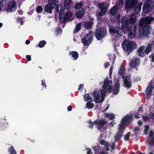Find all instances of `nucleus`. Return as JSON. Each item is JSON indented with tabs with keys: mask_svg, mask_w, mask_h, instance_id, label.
I'll list each match as a JSON object with an SVG mask.
<instances>
[{
	"mask_svg": "<svg viewBox=\"0 0 154 154\" xmlns=\"http://www.w3.org/2000/svg\"><path fill=\"white\" fill-rule=\"evenodd\" d=\"M89 127L91 129H92L93 128L94 124V122H93L91 121V120H90L89 122Z\"/></svg>",
	"mask_w": 154,
	"mask_h": 154,
	"instance_id": "43",
	"label": "nucleus"
},
{
	"mask_svg": "<svg viewBox=\"0 0 154 154\" xmlns=\"http://www.w3.org/2000/svg\"><path fill=\"white\" fill-rule=\"evenodd\" d=\"M112 83V80H109L108 78H106L103 82L102 87L103 89H100L98 92L93 91V96L95 99L96 103H99L103 102L106 96V93H110L112 91V86L109 85Z\"/></svg>",
	"mask_w": 154,
	"mask_h": 154,
	"instance_id": "1",
	"label": "nucleus"
},
{
	"mask_svg": "<svg viewBox=\"0 0 154 154\" xmlns=\"http://www.w3.org/2000/svg\"><path fill=\"white\" fill-rule=\"evenodd\" d=\"M92 102H88L86 104V107L88 109H91L94 107V104L93 103H91Z\"/></svg>",
	"mask_w": 154,
	"mask_h": 154,
	"instance_id": "34",
	"label": "nucleus"
},
{
	"mask_svg": "<svg viewBox=\"0 0 154 154\" xmlns=\"http://www.w3.org/2000/svg\"><path fill=\"white\" fill-rule=\"evenodd\" d=\"M85 13V10L82 8V10L77 11L76 14V16L79 18H81L84 15Z\"/></svg>",
	"mask_w": 154,
	"mask_h": 154,
	"instance_id": "25",
	"label": "nucleus"
},
{
	"mask_svg": "<svg viewBox=\"0 0 154 154\" xmlns=\"http://www.w3.org/2000/svg\"><path fill=\"white\" fill-rule=\"evenodd\" d=\"M26 58L28 61H29L31 60V57L29 55H27L26 56Z\"/></svg>",
	"mask_w": 154,
	"mask_h": 154,
	"instance_id": "50",
	"label": "nucleus"
},
{
	"mask_svg": "<svg viewBox=\"0 0 154 154\" xmlns=\"http://www.w3.org/2000/svg\"><path fill=\"white\" fill-rule=\"evenodd\" d=\"M138 0H126L125 7L126 8L132 9L134 8L138 4Z\"/></svg>",
	"mask_w": 154,
	"mask_h": 154,
	"instance_id": "13",
	"label": "nucleus"
},
{
	"mask_svg": "<svg viewBox=\"0 0 154 154\" xmlns=\"http://www.w3.org/2000/svg\"><path fill=\"white\" fill-rule=\"evenodd\" d=\"M138 111L139 112H140L142 114L143 113V111L142 107H140L139 108Z\"/></svg>",
	"mask_w": 154,
	"mask_h": 154,
	"instance_id": "54",
	"label": "nucleus"
},
{
	"mask_svg": "<svg viewBox=\"0 0 154 154\" xmlns=\"http://www.w3.org/2000/svg\"><path fill=\"white\" fill-rule=\"evenodd\" d=\"M145 48V46L144 45H142L139 47L137 51V55L141 57H145L146 55L144 52Z\"/></svg>",
	"mask_w": 154,
	"mask_h": 154,
	"instance_id": "19",
	"label": "nucleus"
},
{
	"mask_svg": "<svg viewBox=\"0 0 154 154\" xmlns=\"http://www.w3.org/2000/svg\"><path fill=\"white\" fill-rule=\"evenodd\" d=\"M143 118L144 121H147L149 119V117L146 116H143Z\"/></svg>",
	"mask_w": 154,
	"mask_h": 154,
	"instance_id": "52",
	"label": "nucleus"
},
{
	"mask_svg": "<svg viewBox=\"0 0 154 154\" xmlns=\"http://www.w3.org/2000/svg\"><path fill=\"white\" fill-rule=\"evenodd\" d=\"M17 20L20 22L21 25H23V22L22 20V18L21 17H19L17 18Z\"/></svg>",
	"mask_w": 154,
	"mask_h": 154,
	"instance_id": "55",
	"label": "nucleus"
},
{
	"mask_svg": "<svg viewBox=\"0 0 154 154\" xmlns=\"http://www.w3.org/2000/svg\"><path fill=\"white\" fill-rule=\"evenodd\" d=\"M140 60V58L135 57L132 59L130 63V66L131 68H136L139 65Z\"/></svg>",
	"mask_w": 154,
	"mask_h": 154,
	"instance_id": "17",
	"label": "nucleus"
},
{
	"mask_svg": "<svg viewBox=\"0 0 154 154\" xmlns=\"http://www.w3.org/2000/svg\"><path fill=\"white\" fill-rule=\"evenodd\" d=\"M41 85L42 86H44L45 87L46 86V85L45 84V80L42 81Z\"/></svg>",
	"mask_w": 154,
	"mask_h": 154,
	"instance_id": "58",
	"label": "nucleus"
},
{
	"mask_svg": "<svg viewBox=\"0 0 154 154\" xmlns=\"http://www.w3.org/2000/svg\"><path fill=\"white\" fill-rule=\"evenodd\" d=\"M110 13L112 15H115L118 13V10L116 7H113L110 10Z\"/></svg>",
	"mask_w": 154,
	"mask_h": 154,
	"instance_id": "32",
	"label": "nucleus"
},
{
	"mask_svg": "<svg viewBox=\"0 0 154 154\" xmlns=\"http://www.w3.org/2000/svg\"><path fill=\"white\" fill-rule=\"evenodd\" d=\"M144 2L143 8L144 14L151 12L154 8V0H143Z\"/></svg>",
	"mask_w": 154,
	"mask_h": 154,
	"instance_id": "4",
	"label": "nucleus"
},
{
	"mask_svg": "<svg viewBox=\"0 0 154 154\" xmlns=\"http://www.w3.org/2000/svg\"><path fill=\"white\" fill-rule=\"evenodd\" d=\"M112 71V67H110L109 72V76L110 77V76L111 75Z\"/></svg>",
	"mask_w": 154,
	"mask_h": 154,
	"instance_id": "62",
	"label": "nucleus"
},
{
	"mask_svg": "<svg viewBox=\"0 0 154 154\" xmlns=\"http://www.w3.org/2000/svg\"><path fill=\"white\" fill-rule=\"evenodd\" d=\"M82 24L81 23L77 24L75 26V32H77L79 31L81 29Z\"/></svg>",
	"mask_w": 154,
	"mask_h": 154,
	"instance_id": "36",
	"label": "nucleus"
},
{
	"mask_svg": "<svg viewBox=\"0 0 154 154\" xmlns=\"http://www.w3.org/2000/svg\"><path fill=\"white\" fill-rule=\"evenodd\" d=\"M4 4L2 2H0V10H2Z\"/></svg>",
	"mask_w": 154,
	"mask_h": 154,
	"instance_id": "56",
	"label": "nucleus"
},
{
	"mask_svg": "<svg viewBox=\"0 0 154 154\" xmlns=\"http://www.w3.org/2000/svg\"><path fill=\"white\" fill-rule=\"evenodd\" d=\"M151 44H148L145 47L144 49V53L146 55H148L150 52L152 50Z\"/></svg>",
	"mask_w": 154,
	"mask_h": 154,
	"instance_id": "27",
	"label": "nucleus"
},
{
	"mask_svg": "<svg viewBox=\"0 0 154 154\" xmlns=\"http://www.w3.org/2000/svg\"><path fill=\"white\" fill-rule=\"evenodd\" d=\"M115 84L113 88H112V90L113 94L114 95L118 94L120 90V80L118 79H116L115 80Z\"/></svg>",
	"mask_w": 154,
	"mask_h": 154,
	"instance_id": "15",
	"label": "nucleus"
},
{
	"mask_svg": "<svg viewBox=\"0 0 154 154\" xmlns=\"http://www.w3.org/2000/svg\"><path fill=\"white\" fill-rule=\"evenodd\" d=\"M100 143L101 145H104L106 146H107V143L103 140H101L100 142Z\"/></svg>",
	"mask_w": 154,
	"mask_h": 154,
	"instance_id": "45",
	"label": "nucleus"
},
{
	"mask_svg": "<svg viewBox=\"0 0 154 154\" xmlns=\"http://www.w3.org/2000/svg\"><path fill=\"white\" fill-rule=\"evenodd\" d=\"M90 20L89 21H86L84 22L83 25V26L87 30L91 29L94 24L93 22L92 21L94 19L93 18H91Z\"/></svg>",
	"mask_w": 154,
	"mask_h": 154,
	"instance_id": "20",
	"label": "nucleus"
},
{
	"mask_svg": "<svg viewBox=\"0 0 154 154\" xmlns=\"http://www.w3.org/2000/svg\"><path fill=\"white\" fill-rule=\"evenodd\" d=\"M67 109L68 111H70L72 110V106L71 105H69V106H68Z\"/></svg>",
	"mask_w": 154,
	"mask_h": 154,
	"instance_id": "61",
	"label": "nucleus"
},
{
	"mask_svg": "<svg viewBox=\"0 0 154 154\" xmlns=\"http://www.w3.org/2000/svg\"><path fill=\"white\" fill-rule=\"evenodd\" d=\"M123 128L119 125L118 131L114 137L115 142H116L122 137L123 134V131H122V129Z\"/></svg>",
	"mask_w": 154,
	"mask_h": 154,
	"instance_id": "18",
	"label": "nucleus"
},
{
	"mask_svg": "<svg viewBox=\"0 0 154 154\" xmlns=\"http://www.w3.org/2000/svg\"><path fill=\"white\" fill-rule=\"evenodd\" d=\"M84 99L85 101L86 102H92V100L91 97L90 96L89 94H85L84 97Z\"/></svg>",
	"mask_w": 154,
	"mask_h": 154,
	"instance_id": "31",
	"label": "nucleus"
},
{
	"mask_svg": "<svg viewBox=\"0 0 154 154\" xmlns=\"http://www.w3.org/2000/svg\"><path fill=\"white\" fill-rule=\"evenodd\" d=\"M54 8L55 9V7L49 3L45 5L44 11L45 12L51 14L52 13L53 10Z\"/></svg>",
	"mask_w": 154,
	"mask_h": 154,
	"instance_id": "21",
	"label": "nucleus"
},
{
	"mask_svg": "<svg viewBox=\"0 0 154 154\" xmlns=\"http://www.w3.org/2000/svg\"><path fill=\"white\" fill-rule=\"evenodd\" d=\"M46 44V42L45 40H42L39 42L38 44L36 45V47H37L38 46L39 48H43L44 47Z\"/></svg>",
	"mask_w": 154,
	"mask_h": 154,
	"instance_id": "35",
	"label": "nucleus"
},
{
	"mask_svg": "<svg viewBox=\"0 0 154 154\" xmlns=\"http://www.w3.org/2000/svg\"><path fill=\"white\" fill-rule=\"evenodd\" d=\"M149 44H151L152 48H154V41H152L151 43H149Z\"/></svg>",
	"mask_w": 154,
	"mask_h": 154,
	"instance_id": "64",
	"label": "nucleus"
},
{
	"mask_svg": "<svg viewBox=\"0 0 154 154\" xmlns=\"http://www.w3.org/2000/svg\"><path fill=\"white\" fill-rule=\"evenodd\" d=\"M136 19V16L134 14H132L129 19V22L131 24H134L135 23Z\"/></svg>",
	"mask_w": 154,
	"mask_h": 154,
	"instance_id": "29",
	"label": "nucleus"
},
{
	"mask_svg": "<svg viewBox=\"0 0 154 154\" xmlns=\"http://www.w3.org/2000/svg\"><path fill=\"white\" fill-rule=\"evenodd\" d=\"M69 54L70 55H71L72 57L73 58V60H76L79 56L78 53L76 51H70Z\"/></svg>",
	"mask_w": 154,
	"mask_h": 154,
	"instance_id": "26",
	"label": "nucleus"
},
{
	"mask_svg": "<svg viewBox=\"0 0 154 154\" xmlns=\"http://www.w3.org/2000/svg\"><path fill=\"white\" fill-rule=\"evenodd\" d=\"M154 22V18L151 16H148L145 17L141 18L139 26H149Z\"/></svg>",
	"mask_w": 154,
	"mask_h": 154,
	"instance_id": "8",
	"label": "nucleus"
},
{
	"mask_svg": "<svg viewBox=\"0 0 154 154\" xmlns=\"http://www.w3.org/2000/svg\"><path fill=\"white\" fill-rule=\"evenodd\" d=\"M72 16V14L69 12H68L65 14L63 18V22L64 23L65 22L68 20H69L70 18Z\"/></svg>",
	"mask_w": 154,
	"mask_h": 154,
	"instance_id": "28",
	"label": "nucleus"
},
{
	"mask_svg": "<svg viewBox=\"0 0 154 154\" xmlns=\"http://www.w3.org/2000/svg\"><path fill=\"white\" fill-rule=\"evenodd\" d=\"M0 127L1 128L2 130H4L6 128V127L5 126V125L4 123H1L0 124Z\"/></svg>",
	"mask_w": 154,
	"mask_h": 154,
	"instance_id": "48",
	"label": "nucleus"
},
{
	"mask_svg": "<svg viewBox=\"0 0 154 154\" xmlns=\"http://www.w3.org/2000/svg\"><path fill=\"white\" fill-rule=\"evenodd\" d=\"M64 9H62L61 8L60 11L59 10V12L58 13H59V19L60 20H61L62 18V16L64 13Z\"/></svg>",
	"mask_w": 154,
	"mask_h": 154,
	"instance_id": "37",
	"label": "nucleus"
},
{
	"mask_svg": "<svg viewBox=\"0 0 154 154\" xmlns=\"http://www.w3.org/2000/svg\"><path fill=\"white\" fill-rule=\"evenodd\" d=\"M107 123V122L106 121L102 119L95 120L94 121V124L98 125L97 128L99 130H101L103 128L104 130L106 129L107 128L104 126Z\"/></svg>",
	"mask_w": 154,
	"mask_h": 154,
	"instance_id": "12",
	"label": "nucleus"
},
{
	"mask_svg": "<svg viewBox=\"0 0 154 154\" xmlns=\"http://www.w3.org/2000/svg\"><path fill=\"white\" fill-rule=\"evenodd\" d=\"M110 66V63L109 62H106L104 64V67L106 68Z\"/></svg>",
	"mask_w": 154,
	"mask_h": 154,
	"instance_id": "59",
	"label": "nucleus"
},
{
	"mask_svg": "<svg viewBox=\"0 0 154 154\" xmlns=\"http://www.w3.org/2000/svg\"><path fill=\"white\" fill-rule=\"evenodd\" d=\"M153 135V132L152 131H149V135L150 137H151V139H152V141H153L154 138L152 137Z\"/></svg>",
	"mask_w": 154,
	"mask_h": 154,
	"instance_id": "44",
	"label": "nucleus"
},
{
	"mask_svg": "<svg viewBox=\"0 0 154 154\" xmlns=\"http://www.w3.org/2000/svg\"><path fill=\"white\" fill-rule=\"evenodd\" d=\"M122 26L120 29L125 33L126 31L128 32V36L129 38H134L136 34V27L135 24H131L129 20L125 17L123 16L121 18Z\"/></svg>",
	"mask_w": 154,
	"mask_h": 154,
	"instance_id": "2",
	"label": "nucleus"
},
{
	"mask_svg": "<svg viewBox=\"0 0 154 154\" xmlns=\"http://www.w3.org/2000/svg\"><path fill=\"white\" fill-rule=\"evenodd\" d=\"M10 152V154H17L13 146L10 147L8 150Z\"/></svg>",
	"mask_w": 154,
	"mask_h": 154,
	"instance_id": "38",
	"label": "nucleus"
},
{
	"mask_svg": "<svg viewBox=\"0 0 154 154\" xmlns=\"http://www.w3.org/2000/svg\"><path fill=\"white\" fill-rule=\"evenodd\" d=\"M131 133L130 132H128L125 136L124 137V139L125 141H128L129 140L130 138Z\"/></svg>",
	"mask_w": 154,
	"mask_h": 154,
	"instance_id": "40",
	"label": "nucleus"
},
{
	"mask_svg": "<svg viewBox=\"0 0 154 154\" xmlns=\"http://www.w3.org/2000/svg\"><path fill=\"white\" fill-rule=\"evenodd\" d=\"M56 31L57 32L58 34L61 33V29L60 27H58L57 29L56 30Z\"/></svg>",
	"mask_w": 154,
	"mask_h": 154,
	"instance_id": "49",
	"label": "nucleus"
},
{
	"mask_svg": "<svg viewBox=\"0 0 154 154\" xmlns=\"http://www.w3.org/2000/svg\"><path fill=\"white\" fill-rule=\"evenodd\" d=\"M142 32L140 34L141 38L148 37L149 34H150V29L151 26H143Z\"/></svg>",
	"mask_w": 154,
	"mask_h": 154,
	"instance_id": "10",
	"label": "nucleus"
},
{
	"mask_svg": "<svg viewBox=\"0 0 154 154\" xmlns=\"http://www.w3.org/2000/svg\"><path fill=\"white\" fill-rule=\"evenodd\" d=\"M64 6L66 10L70 9L72 7V0H63Z\"/></svg>",
	"mask_w": 154,
	"mask_h": 154,
	"instance_id": "22",
	"label": "nucleus"
},
{
	"mask_svg": "<svg viewBox=\"0 0 154 154\" xmlns=\"http://www.w3.org/2000/svg\"><path fill=\"white\" fill-rule=\"evenodd\" d=\"M115 118V117L112 114H110V115L109 116V119L110 120H112L114 119Z\"/></svg>",
	"mask_w": 154,
	"mask_h": 154,
	"instance_id": "51",
	"label": "nucleus"
},
{
	"mask_svg": "<svg viewBox=\"0 0 154 154\" xmlns=\"http://www.w3.org/2000/svg\"><path fill=\"white\" fill-rule=\"evenodd\" d=\"M17 7L16 3L13 1H11L8 4L6 10L8 12H12L15 11Z\"/></svg>",
	"mask_w": 154,
	"mask_h": 154,
	"instance_id": "16",
	"label": "nucleus"
},
{
	"mask_svg": "<svg viewBox=\"0 0 154 154\" xmlns=\"http://www.w3.org/2000/svg\"><path fill=\"white\" fill-rule=\"evenodd\" d=\"M122 78L123 80L125 87L127 88H131L132 85V82L130 77L127 76H123Z\"/></svg>",
	"mask_w": 154,
	"mask_h": 154,
	"instance_id": "14",
	"label": "nucleus"
},
{
	"mask_svg": "<svg viewBox=\"0 0 154 154\" xmlns=\"http://www.w3.org/2000/svg\"><path fill=\"white\" fill-rule=\"evenodd\" d=\"M83 85L82 84H80L79 85V87L78 88V90H80L81 89L82 90L83 89Z\"/></svg>",
	"mask_w": 154,
	"mask_h": 154,
	"instance_id": "60",
	"label": "nucleus"
},
{
	"mask_svg": "<svg viewBox=\"0 0 154 154\" xmlns=\"http://www.w3.org/2000/svg\"><path fill=\"white\" fill-rule=\"evenodd\" d=\"M107 10L106 7L101 9L98 15L99 16L101 17L104 15L106 13Z\"/></svg>",
	"mask_w": 154,
	"mask_h": 154,
	"instance_id": "33",
	"label": "nucleus"
},
{
	"mask_svg": "<svg viewBox=\"0 0 154 154\" xmlns=\"http://www.w3.org/2000/svg\"><path fill=\"white\" fill-rule=\"evenodd\" d=\"M49 3L52 5L55 8L56 10L57 13L59 12V1L57 0H48Z\"/></svg>",
	"mask_w": 154,
	"mask_h": 154,
	"instance_id": "23",
	"label": "nucleus"
},
{
	"mask_svg": "<svg viewBox=\"0 0 154 154\" xmlns=\"http://www.w3.org/2000/svg\"><path fill=\"white\" fill-rule=\"evenodd\" d=\"M134 118L136 119H138L140 118L138 113L136 112L134 114Z\"/></svg>",
	"mask_w": 154,
	"mask_h": 154,
	"instance_id": "53",
	"label": "nucleus"
},
{
	"mask_svg": "<svg viewBox=\"0 0 154 154\" xmlns=\"http://www.w3.org/2000/svg\"><path fill=\"white\" fill-rule=\"evenodd\" d=\"M125 72V71L124 69L121 67L119 71V75H123Z\"/></svg>",
	"mask_w": 154,
	"mask_h": 154,
	"instance_id": "41",
	"label": "nucleus"
},
{
	"mask_svg": "<svg viewBox=\"0 0 154 154\" xmlns=\"http://www.w3.org/2000/svg\"><path fill=\"white\" fill-rule=\"evenodd\" d=\"M122 47L125 53L129 55L137 48V44L134 42L126 40L122 43Z\"/></svg>",
	"mask_w": 154,
	"mask_h": 154,
	"instance_id": "3",
	"label": "nucleus"
},
{
	"mask_svg": "<svg viewBox=\"0 0 154 154\" xmlns=\"http://www.w3.org/2000/svg\"><path fill=\"white\" fill-rule=\"evenodd\" d=\"M133 117L132 114H127L122 118L119 126L124 128V126L128 125L132 122Z\"/></svg>",
	"mask_w": 154,
	"mask_h": 154,
	"instance_id": "6",
	"label": "nucleus"
},
{
	"mask_svg": "<svg viewBox=\"0 0 154 154\" xmlns=\"http://www.w3.org/2000/svg\"><path fill=\"white\" fill-rule=\"evenodd\" d=\"M154 88V86L153 85V81L152 80L149 83L145 91L146 97L148 98H149L151 96Z\"/></svg>",
	"mask_w": 154,
	"mask_h": 154,
	"instance_id": "11",
	"label": "nucleus"
},
{
	"mask_svg": "<svg viewBox=\"0 0 154 154\" xmlns=\"http://www.w3.org/2000/svg\"><path fill=\"white\" fill-rule=\"evenodd\" d=\"M83 5V3L82 2L76 3L74 6V8L75 9H80Z\"/></svg>",
	"mask_w": 154,
	"mask_h": 154,
	"instance_id": "30",
	"label": "nucleus"
},
{
	"mask_svg": "<svg viewBox=\"0 0 154 154\" xmlns=\"http://www.w3.org/2000/svg\"><path fill=\"white\" fill-rule=\"evenodd\" d=\"M105 7H104V5L102 4H101L99 5V8L100 9L103 8Z\"/></svg>",
	"mask_w": 154,
	"mask_h": 154,
	"instance_id": "57",
	"label": "nucleus"
},
{
	"mask_svg": "<svg viewBox=\"0 0 154 154\" xmlns=\"http://www.w3.org/2000/svg\"><path fill=\"white\" fill-rule=\"evenodd\" d=\"M140 130V128L138 127H136L134 129V134H136L137 133V131H139Z\"/></svg>",
	"mask_w": 154,
	"mask_h": 154,
	"instance_id": "46",
	"label": "nucleus"
},
{
	"mask_svg": "<svg viewBox=\"0 0 154 154\" xmlns=\"http://www.w3.org/2000/svg\"><path fill=\"white\" fill-rule=\"evenodd\" d=\"M43 10V8L41 6H38L36 8V11L37 13H40Z\"/></svg>",
	"mask_w": 154,
	"mask_h": 154,
	"instance_id": "39",
	"label": "nucleus"
},
{
	"mask_svg": "<svg viewBox=\"0 0 154 154\" xmlns=\"http://www.w3.org/2000/svg\"><path fill=\"white\" fill-rule=\"evenodd\" d=\"M149 129V126L148 125H146L145 127V129L144 131V133L146 134L148 133V131Z\"/></svg>",
	"mask_w": 154,
	"mask_h": 154,
	"instance_id": "42",
	"label": "nucleus"
},
{
	"mask_svg": "<svg viewBox=\"0 0 154 154\" xmlns=\"http://www.w3.org/2000/svg\"><path fill=\"white\" fill-rule=\"evenodd\" d=\"M149 58H151V61L152 62H154V53L150 55L149 56Z\"/></svg>",
	"mask_w": 154,
	"mask_h": 154,
	"instance_id": "47",
	"label": "nucleus"
},
{
	"mask_svg": "<svg viewBox=\"0 0 154 154\" xmlns=\"http://www.w3.org/2000/svg\"><path fill=\"white\" fill-rule=\"evenodd\" d=\"M88 150L87 152V154H93L91 150L90 149L88 148Z\"/></svg>",
	"mask_w": 154,
	"mask_h": 154,
	"instance_id": "63",
	"label": "nucleus"
},
{
	"mask_svg": "<svg viewBox=\"0 0 154 154\" xmlns=\"http://www.w3.org/2000/svg\"><path fill=\"white\" fill-rule=\"evenodd\" d=\"M123 32L119 26H112L109 28V32L111 35L117 39L122 36L121 33Z\"/></svg>",
	"mask_w": 154,
	"mask_h": 154,
	"instance_id": "5",
	"label": "nucleus"
},
{
	"mask_svg": "<svg viewBox=\"0 0 154 154\" xmlns=\"http://www.w3.org/2000/svg\"><path fill=\"white\" fill-rule=\"evenodd\" d=\"M107 33V29L104 28H99L95 32V36L98 40H100L106 36Z\"/></svg>",
	"mask_w": 154,
	"mask_h": 154,
	"instance_id": "7",
	"label": "nucleus"
},
{
	"mask_svg": "<svg viewBox=\"0 0 154 154\" xmlns=\"http://www.w3.org/2000/svg\"><path fill=\"white\" fill-rule=\"evenodd\" d=\"M93 37L92 32H89L86 35V36H85L82 39V43L85 46H88L91 43Z\"/></svg>",
	"mask_w": 154,
	"mask_h": 154,
	"instance_id": "9",
	"label": "nucleus"
},
{
	"mask_svg": "<svg viewBox=\"0 0 154 154\" xmlns=\"http://www.w3.org/2000/svg\"><path fill=\"white\" fill-rule=\"evenodd\" d=\"M142 4V2L139 3L134 8V12L136 14H138L141 11Z\"/></svg>",
	"mask_w": 154,
	"mask_h": 154,
	"instance_id": "24",
	"label": "nucleus"
}]
</instances>
